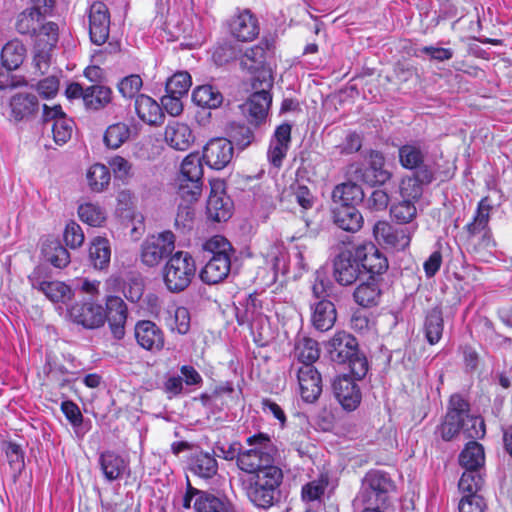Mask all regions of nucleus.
<instances>
[{
	"instance_id": "obj_1",
	"label": "nucleus",
	"mask_w": 512,
	"mask_h": 512,
	"mask_svg": "<svg viewBox=\"0 0 512 512\" xmlns=\"http://www.w3.org/2000/svg\"><path fill=\"white\" fill-rule=\"evenodd\" d=\"M282 481L283 472L279 467H270L249 476L245 488L247 497L254 506L269 509L280 500Z\"/></svg>"
},
{
	"instance_id": "obj_2",
	"label": "nucleus",
	"mask_w": 512,
	"mask_h": 512,
	"mask_svg": "<svg viewBox=\"0 0 512 512\" xmlns=\"http://www.w3.org/2000/svg\"><path fill=\"white\" fill-rule=\"evenodd\" d=\"M246 442L251 448L239 453L237 466L240 470L252 476L270 467H277L273 464L274 448L268 435L258 433L248 437Z\"/></svg>"
},
{
	"instance_id": "obj_3",
	"label": "nucleus",
	"mask_w": 512,
	"mask_h": 512,
	"mask_svg": "<svg viewBox=\"0 0 512 512\" xmlns=\"http://www.w3.org/2000/svg\"><path fill=\"white\" fill-rule=\"evenodd\" d=\"M196 273L193 257L184 251L173 254L163 267V281L166 288L173 293L184 291Z\"/></svg>"
},
{
	"instance_id": "obj_4",
	"label": "nucleus",
	"mask_w": 512,
	"mask_h": 512,
	"mask_svg": "<svg viewBox=\"0 0 512 512\" xmlns=\"http://www.w3.org/2000/svg\"><path fill=\"white\" fill-rule=\"evenodd\" d=\"M393 490V481L387 474L380 471H370L365 475L353 505L355 508H360L362 505L385 506L389 494Z\"/></svg>"
},
{
	"instance_id": "obj_5",
	"label": "nucleus",
	"mask_w": 512,
	"mask_h": 512,
	"mask_svg": "<svg viewBox=\"0 0 512 512\" xmlns=\"http://www.w3.org/2000/svg\"><path fill=\"white\" fill-rule=\"evenodd\" d=\"M192 503L195 512H233V505L226 496L197 489L187 481V490L183 496L182 505L189 509Z\"/></svg>"
},
{
	"instance_id": "obj_6",
	"label": "nucleus",
	"mask_w": 512,
	"mask_h": 512,
	"mask_svg": "<svg viewBox=\"0 0 512 512\" xmlns=\"http://www.w3.org/2000/svg\"><path fill=\"white\" fill-rule=\"evenodd\" d=\"M175 249V236L171 231H164L147 237L141 245V261L148 267L157 266Z\"/></svg>"
},
{
	"instance_id": "obj_7",
	"label": "nucleus",
	"mask_w": 512,
	"mask_h": 512,
	"mask_svg": "<svg viewBox=\"0 0 512 512\" xmlns=\"http://www.w3.org/2000/svg\"><path fill=\"white\" fill-rule=\"evenodd\" d=\"M384 164V156L378 151H371L369 167L364 168L360 164H351L347 175L354 181H362L369 185L384 184L391 178V173L384 169Z\"/></svg>"
},
{
	"instance_id": "obj_8",
	"label": "nucleus",
	"mask_w": 512,
	"mask_h": 512,
	"mask_svg": "<svg viewBox=\"0 0 512 512\" xmlns=\"http://www.w3.org/2000/svg\"><path fill=\"white\" fill-rule=\"evenodd\" d=\"M470 410L469 403L459 394L450 397L448 410L440 426L441 437L445 441L454 439L463 430L464 417Z\"/></svg>"
},
{
	"instance_id": "obj_9",
	"label": "nucleus",
	"mask_w": 512,
	"mask_h": 512,
	"mask_svg": "<svg viewBox=\"0 0 512 512\" xmlns=\"http://www.w3.org/2000/svg\"><path fill=\"white\" fill-rule=\"evenodd\" d=\"M232 208L233 203L225 193L223 182L211 183V191L206 205L208 218L215 222L227 221L232 215Z\"/></svg>"
},
{
	"instance_id": "obj_10",
	"label": "nucleus",
	"mask_w": 512,
	"mask_h": 512,
	"mask_svg": "<svg viewBox=\"0 0 512 512\" xmlns=\"http://www.w3.org/2000/svg\"><path fill=\"white\" fill-rule=\"evenodd\" d=\"M89 34L91 41L102 45L109 36L110 14L105 3L94 2L89 8Z\"/></svg>"
},
{
	"instance_id": "obj_11",
	"label": "nucleus",
	"mask_w": 512,
	"mask_h": 512,
	"mask_svg": "<svg viewBox=\"0 0 512 512\" xmlns=\"http://www.w3.org/2000/svg\"><path fill=\"white\" fill-rule=\"evenodd\" d=\"M301 398L307 403H314L322 393V378L313 365H300L296 370Z\"/></svg>"
},
{
	"instance_id": "obj_12",
	"label": "nucleus",
	"mask_w": 512,
	"mask_h": 512,
	"mask_svg": "<svg viewBox=\"0 0 512 512\" xmlns=\"http://www.w3.org/2000/svg\"><path fill=\"white\" fill-rule=\"evenodd\" d=\"M373 235L379 244L395 250H404L411 241V234L407 228H395L386 221H378L374 225Z\"/></svg>"
},
{
	"instance_id": "obj_13",
	"label": "nucleus",
	"mask_w": 512,
	"mask_h": 512,
	"mask_svg": "<svg viewBox=\"0 0 512 512\" xmlns=\"http://www.w3.org/2000/svg\"><path fill=\"white\" fill-rule=\"evenodd\" d=\"M233 157V146L226 138H213L203 148V159L212 169L221 170Z\"/></svg>"
},
{
	"instance_id": "obj_14",
	"label": "nucleus",
	"mask_w": 512,
	"mask_h": 512,
	"mask_svg": "<svg viewBox=\"0 0 512 512\" xmlns=\"http://www.w3.org/2000/svg\"><path fill=\"white\" fill-rule=\"evenodd\" d=\"M355 256L370 277L384 274L389 267L387 257L372 243L357 247Z\"/></svg>"
},
{
	"instance_id": "obj_15",
	"label": "nucleus",
	"mask_w": 512,
	"mask_h": 512,
	"mask_svg": "<svg viewBox=\"0 0 512 512\" xmlns=\"http://www.w3.org/2000/svg\"><path fill=\"white\" fill-rule=\"evenodd\" d=\"M137 344L150 352H159L165 344L164 333L156 323L150 320L138 321L134 327Z\"/></svg>"
},
{
	"instance_id": "obj_16",
	"label": "nucleus",
	"mask_w": 512,
	"mask_h": 512,
	"mask_svg": "<svg viewBox=\"0 0 512 512\" xmlns=\"http://www.w3.org/2000/svg\"><path fill=\"white\" fill-rule=\"evenodd\" d=\"M33 289L42 292L47 299L54 303H66L72 298V290L60 281H46L41 278V269L38 268L29 276Z\"/></svg>"
},
{
	"instance_id": "obj_17",
	"label": "nucleus",
	"mask_w": 512,
	"mask_h": 512,
	"mask_svg": "<svg viewBox=\"0 0 512 512\" xmlns=\"http://www.w3.org/2000/svg\"><path fill=\"white\" fill-rule=\"evenodd\" d=\"M272 97L266 89L253 93L240 108L248 121L260 126L267 118Z\"/></svg>"
},
{
	"instance_id": "obj_18",
	"label": "nucleus",
	"mask_w": 512,
	"mask_h": 512,
	"mask_svg": "<svg viewBox=\"0 0 512 512\" xmlns=\"http://www.w3.org/2000/svg\"><path fill=\"white\" fill-rule=\"evenodd\" d=\"M398 157L401 166L407 170L418 172L426 169L436 172L434 165L427 161V151L417 142L402 145L398 149Z\"/></svg>"
},
{
	"instance_id": "obj_19",
	"label": "nucleus",
	"mask_w": 512,
	"mask_h": 512,
	"mask_svg": "<svg viewBox=\"0 0 512 512\" xmlns=\"http://www.w3.org/2000/svg\"><path fill=\"white\" fill-rule=\"evenodd\" d=\"M73 322L88 329H95L105 323V314L101 305L94 303H77L69 309Z\"/></svg>"
},
{
	"instance_id": "obj_20",
	"label": "nucleus",
	"mask_w": 512,
	"mask_h": 512,
	"mask_svg": "<svg viewBox=\"0 0 512 512\" xmlns=\"http://www.w3.org/2000/svg\"><path fill=\"white\" fill-rule=\"evenodd\" d=\"M358 351V342L354 336L344 331L337 332L328 343V353L333 362L346 364Z\"/></svg>"
},
{
	"instance_id": "obj_21",
	"label": "nucleus",
	"mask_w": 512,
	"mask_h": 512,
	"mask_svg": "<svg viewBox=\"0 0 512 512\" xmlns=\"http://www.w3.org/2000/svg\"><path fill=\"white\" fill-rule=\"evenodd\" d=\"M229 30L239 41H252L259 34L258 20L249 10H243L231 18Z\"/></svg>"
},
{
	"instance_id": "obj_22",
	"label": "nucleus",
	"mask_w": 512,
	"mask_h": 512,
	"mask_svg": "<svg viewBox=\"0 0 512 512\" xmlns=\"http://www.w3.org/2000/svg\"><path fill=\"white\" fill-rule=\"evenodd\" d=\"M360 264L357 258H353L351 252L340 253L334 260L333 276L342 286L352 285L359 278Z\"/></svg>"
},
{
	"instance_id": "obj_23",
	"label": "nucleus",
	"mask_w": 512,
	"mask_h": 512,
	"mask_svg": "<svg viewBox=\"0 0 512 512\" xmlns=\"http://www.w3.org/2000/svg\"><path fill=\"white\" fill-rule=\"evenodd\" d=\"M104 314L113 336L116 339H122L125 335V323L127 320V306L122 298L118 296L107 297L106 312Z\"/></svg>"
},
{
	"instance_id": "obj_24",
	"label": "nucleus",
	"mask_w": 512,
	"mask_h": 512,
	"mask_svg": "<svg viewBox=\"0 0 512 512\" xmlns=\"http://www.w3.org/2000/svg\"><path fill=\"white\" fill-rule=\"evenodd\" d=\"M435 180V171L426 169L413 172L403 177L400 183V193L403 198L418 200L423 194V188Z\"/></svg>"
},
{
	"instance_id": "obj_25",
	"label": "nucleus",
	"mask_w": 512,
	"mask_h": 512,
	"mask_svg": "<svg viewBox=\"0 0 512 512\" xmlns=\"http://www.w3.org/2000/svg\"><path fill=\"white\" fill-rule=\"evenodd\" d=\"M335 397L346 410H354L361 401L357 384L348 376L337 377L332 384Z\"/></svg>"
},
{
	"instance_id": "obj_26",
	"label": "nucleus",
	"mask_w": 512,
	"mask_h": 512,
	"mask_svg": "<svg viewBox=\"0 0 512 512\" xmlns=\"http://www.w3.org/2000/svg\"><path fill=\"white\" fill-rule=\"evenodd\" d=\"M291 142V125L283 123L277 127L270 142L267 157L269 162L280 167Z\"/></svg>"
},
{
	"instance_id": "obj_27",
	"label": "nucleus",
	"mask_w": 512,
	"mask_h": 512,
	"mask_svg": "<svg viewBox=\"0 0 512 512\" xmlns=\"http://www.w3.org/2000/svg\"><path fill=\"white\" fill-rule=\"evenodd\" d=\"M39 109V102L34 94L17 93L10 99V119L14 122L29 120Z\"/></svg>"
},
{
	"instance_id": "obj_28",
	"label": "nucleus",
	"mask_w": 512,
	"mask_h": 512,
	"mask_svg": "<svg viewBox=\"0 0 512 512\" xmlns=\"http://www.w3.org/2000/svg\"><path fill=\"white\" fill-rule=\"evenodd\" d=\"M311 309V323L316 330L325 332L334 326L337 311L332 301L328 299L319 300L311 306Z\"/></svg>"
},
{
	"instance_id": "obj_29",
	"label": "nucleus",
	"mask_w": 512,
	"mask_h": 512,
	"mask_svg": "<svg viewBox=\"0 0 512 512\" xmlns=\"http://www.w3.org/2000/svg\"><path fill=\"white\" fill-rule=\"evenodd\" d=\"M231 269L230 255L212 256L200 272V278L204 283L217 284L223 281Z\"/></svg>"
},
{
	"instance_id": "obj_30",
	"label": "nucleus",
	"mask_w": 512,
	"mask_h": 512,
	"mask_svg": "<svg viewBox=\"0 0 512 512\" xmlns=\"http://www.w3.org/2000/svg\"><path fill=\"white\" fill-rule=\"evenodd\" d=\"M188 469L195 476L208 480L217 474L218 463L211 453L198 451L189 457Z\"/></svg>"
},
{
	"instance_id": "obj_31",
	"label": "nucleus",
	"mask_w": 512,
	"mask_h": 512,
	"mask_svg": "<svg viewBox=\"0 0 512 512\" xmlns=\"http://www.w3.org/2000/svg\"><path fill=\"white\" fill-rule=\"evenodd\" d=\"M237 320L240 325L248 324L251 329L262 325L266 320L263 315L262 304L258 296L250 294L243 305V309L237 310Z\"/></svg>"
},
{
	"instance_id": "obj_32",
	"label": "nucleus",
	"mask_w": 512,
	"mask_h": 512,
	"mask_svg": "<svg viewBox=\"0 0 512 512\" xmlns=\"http://www.w3.org/2000/svg\"><path fill=\"white\" fill-rule=\"evenodd\" d=\"M165 141L173 149L185 151L194 142V135L186 124L175 122L166 127Z\"/></svg>"
},
{
	"instance_id": "obj_33",
	"label": "nucleus",
	"mask_w": 512,
	"mask_h": 512,
	"mask_svg": "<svg viewBox=\"0 0 512 512\" xmlns=\"http://www.w3.org/2000/svg\"><path fill=\"white\" fill-rule=\"evenodd\" d=\"M333 221L342 230L355 233L363 225V217L355 206H339L333 209Z\"/></svg>"
},
{
	"instance_id": "obj_34",
	"label": "nucleus",
	"mask_w": 512,
	"mask_h": 512,
	"mask_svg": "<svg viewBox=\"0 0 512 512\" xmlns=\"http://www.w3.org/2000/svg\"><path fill=\"white\" fill-rule=\"evenodd\" d=\"M99 465L104 477L110 482L121 478L128 469V462L112 451L100 454Z\"/></svg>"
},
{
	"instance_id": "obj_35",
	"label": "nucleus",
	"mask_w": 512,
	"mask_h": 512,
	"mask_svg": "<svg viewBox=\"0 0 512 512\" xmlns=\"http://www.w3.org/2000/svg\"><path fill=\"white\" fill-rule=\"evenodd\" d=\"M333 202L340 206H355L364 199V192L358 184L348 181L337 185L332 191Z\"/></svg>"
},
{
	"instance_id": "obj_36",
	"label": "nucleus",
	"mask_w": 512,
	"mask_h": 512,
	"mask_svg": "<svg viewBox=\"0 0 512 512\" xmlns=\"http://www.w3.org/2000/svg\"><path fill=\"white\" fill-rule=\"evenodd\" d=\"M135 110L138 117L150 125L160 123L163 117L159 104L154 99L144 94L136 98Z\"/></svg>"
},
{
	"instance_id": "obj_37",
	"label": "nucleus",
	"mask_w": 512,
	"mask_h": 512,
	"mask_svg": "<svg viewBox=\"0 0 512 512\" xmlns=\"http://www.w3.org/2000/svg\"><path fill=\"white\" fill-rule=\"evenodd\" d=\"M444 322L442 310L439 307H434L426 314L423 331L425 338L430 345L437 344L443 334Z\"/></svg>"
},
{
	"instance_id": "obj_38",
	"label": "nucleus",
	"mask_w": 512,
	"mask_h": 512,
	"mask_svg": "<svg viewBox=\"0 0 512 512\" xmlns=\"http://www.w3.org/2000/svg\"><path fill=\"white\" fill-rule=\"evenodd\" d=\"M491 209L492 206L488 198H484L479 202L473 220L466 225V230L470 237L479 234H483V237L487 236Z\"/></svg>"
},
{
	"instance_id": "obj_39",
	"label": "nucleus",
	"mask_w": 512,
	"mask_h": 512,
	"mask_svg": "<svg viewBox=\"0 0 512 512\" xmlns=\"http://www.w3.org/2000/svg\"><path fill=\"white\" fill-rule=\"evenodd\" d=\"M25 55L26 49L20 41H10L1 51L2 65L8 71L15 70L23 63Z\"/></svg>"
},
{
	"instance_id": "obj_40",
	"label": "nucleus",
	"mask_w": 512,
	"mask_h": 512,
	"mask_svg": "<svg viewBox=\"0 0 512 512\" xmlns=\"http://www.w3.org/2000/svg\"><path fill=\"white\" fill-rule=\"evenodd\" d=\"M484 462V448L476 441L468 442L459 455V464L465 469H479Z\"/></svg>"
},
{
	"instance_id": "obj_41",
	"label": "nucleus",
	"mask_w": 512,
	"mask_h": 512,
	"mask_svg": "<svg viewBox=\"0 0 512 512\" xmlns=\"http://www.w3.org/2000/svg\"><path fill=\"white\" fill-rule=\"evenodd\" d=\"M354 300L362 307L375 305L380 297L379 285L376 278L369 277L366 282L361 283L353 293Z\"/></svg>"
},
{
	"instance_id": "obj_42",
	"label": "nucleus",
	"mask_w": 512,
	"mask_h": 512,
	"mask_svg": "<svg viewBox=\"0 0 512 512\" xmlns=\"http://www.w3.org/2000/svg\"><path fill=\"white\" fill-rule=\"evenodd\" d=\"M192 99L195 104L204 108L215 109L223 102V96L211 85H201L193 90Z\"/></svg>"
},
{
	"instance_id": "obj_43",
	"label": "nucleus",
	"mask_w": 512,
	"mask_h": 512,
	"mask_svg": "<svg viewBox=\"0 0 512 512\" xmlns=\"http://www.w3.org/2000/svg\"><path fill=\"white\" fill-rule=\"evenodd\" d=\"M111 250L109 241L105 238H96L90 245L89 258L97 269H104L110 263Z\"/></svg>"
},
{
	"instance_id": "obj_44",
	"label": "nucleus",
	"mask_w": 512,
	"mask_h": 512,
	"mask_svg": "<svg viewBox=\"0 0 512 512\" xmlns=\"http://www.w3.org/2000/svg\"><path fill=\"white\" fill-rule=\"evenodd\" d=\"M42 11L33 10L31 8L21 12L16 21V29L21 34L34 35L40 27L41 21L45 20Z\"/></svg>"
},
{
	"instance_id": "obj_45",
	"label": "nucleus",
	"mask_w": 512,
	"mask_h": 512,
	"mask_svg": "<svg viewBox=\"0 0 512 512\" xmlns=\"http://www.w3.org/2000/svg\"><path fill=\"white\" fill-rule=\"evenodd\" d=\"M111 89L102 85H91L86 88L84 104L87 108L98 110L111 101Z\"/></svg>"
},
{
	"instance_id": "obj_46",
	"label": "nucleus",
	"mask_w": 512,
	"mask_h": 512,
	"mask_svg": "<svg viewBox=\"0 0 512 512\" xmlns=\"http://www.w3.org/2000/svg\"><path fill=\"white\" fill-rule=\"evenodd\" d=\"M179 177L184 178V181H203V166L199 154L190 153L184 158Z\"/></svg>"
},
{
	"instance_id": "obj_47",
	"label": "nucleus",
	"mask_w": 512,
	"mask_h": 512,
	"mask_svg": "<svg viewBox=\"0 0 512 512\" xmlns=\"http://www.w3.org/2000/svg\"><path fill=\"white\" fill-rule=\"evenodd\" d=\"M295 351L301 365H312L320 356L318 343L311 338L300 339L296 344Z\"/></svg>"
},
{
	"instance_id": "obj_48",
	"label": "nucleus",
	"mask_w": 512,
	"mask_h": 512,
	"mask_svg": "<svg viewBox=\"0 0 512 512\" xmlns=\"http://www.w3.org/2000/svg\"><path fill=\"white\" fill-rule=\"evenodd\" d=\"M167 326L172 332L185 335L190 330V313L186 307L179 306L170 312V316L166 320Z\"/></svg>"
},
{
	"instance_id": "obj_49",
	"label": "nucleus",
	"mask_w": 512,
	"mask_h": 512,
	"mask_svg": "<svg viewBox=\"0 0 512 512\" xmlns=\"http://www.w3.org/2000/svg\"><path fill=\"white\" fill-rule=\"evenodd\" d=\"M36 47L54 48L58 42V25L54 22L41 21L39 29L33 35Z\"/></svg>"
},
{
	"instance_id": "obj_50",
	"label": "nucleus",
	"mask_w": 512,
	"mask_h": 512,
	"mask_svg": "<svg viewBox=\"0 0 512 512\" xmlns=\"http://www.w3.org/2000/svg\"><path fill=\"white\" fill-rule=\"evenodd\" d=\"M266 63V47L255 45L247 49L241 59V65L251 72L258 71Z\"/></svg>"
},
{
	"instance_id": "obj_51",
	"label": "nucleus",
	"mask_w": 512,
	"mask_h": 512,
	"mask_svg": "<svg viewBox=\"0 0 512 512\" xmlns=\"http://www.w3.org/2000/svg\"><path fill=\"white\" fill-rule=\"evenodd\" d=\"M130 128L125 123H115L110 125L104 134L105 144L113 149L119 148L129 139Z\"/></svg>"
},
{
	"instance_id": "obj_52",
	"label": "nucleus",
	"mask_w": 512,
	"mask_h": 512,
	"mask_svg": "<svg viewBox=\"0 0 512 512\" xmlns=\"http://www.w3.org/2000/svg\"><path fill=\"white\" fill-rule=\"evenodd\" d=\"M230 142L236 145L239 149L247 148L254 140V132L245 124L232 123L229 128Z\"/></svg>"
},
{
	"instance_id": "obj_53",
	"label": "nucleus",
	"mask_w": 512,
	"mask_h": 512,
	"mask_svg": "<svg viewBox=\"0 0 512 512\" xmlns=\"http://www.w3.org/2000/svg\"><path fill=\"white\" fill-rule=\"evenodd\" d=\"M78 215L80 219L93 227L101 226L106 220L105 211L94 203H85L79 206Z\"/></svg>"
},
{
	"instance_id": "obj_54",
	"label": "nucleus",
	"mask_w": 512,
	"mask_h": 512,
	"mask_svg": "<svg viewBox=\"0 0 512 512\" xmlns=\"http://www.w3.org/2000/svg\"><path fill=\"white\" fill-rule=\"evenodd\" d=\"M90 188L95 192H101L110 182V173L103 164H94L87 173Z\"/></svg>"
},
{
	"instance_id": "obj_55",
	"label": "nucleus",
	"mask_w": 512,
	"mask_h": 512,
	"mask_svg": "<svg viewBox=\"0 0 512 512\" xmlns=\"http://www.w3.org/2000/svg\"><path fill=\"white\" fill-rule=\"evenodd\" d=\"M203 181H184V178L178 177L177 194L181 201L185 203H195L201 195Z\"/></svg>"
},
{
	"instance_id": "obj_56",
	"label": "nucleus",
	"mask_w": 512,
	"mask_h": 512,
	"mask_svg": "<svg viewBox=\"0 0 512 512\" xmlns=\"http://www.w3.org/2000/svg\"><path fill=\"white\" fill-rule=\"evenodd\" d=\"M192 85L191 76L188 72H177L166 82V93L172 95H187Z\"/></svg>"
},
{
	"instance_id": "obj_57",
	"label": "nucleus",
	"mask_w": 512,
	"mask_h": 512,
	"mask_svg": "<svg viewBox=\"0 0 512 512\" xmlns=\"http://www.w3.org/2000/svg\"><path fill=\"white\" fill-rule=\"evenodd\" d=\"M328 486V477L321 475L302 487V499L306 502L319 501Z\"/></svg>"
},
{
	"instance_id": "obj_58",
	"label": "nucleus",
	"mask_w": 512,
	"mask_h": 512,
	"mask_svg": "<svg viewBox=\"0 0 512 512\" xmlns=\"http://www.w3.org/2000/svg\"><path fill=\"white\" fill-rule=\"evenodd\" d=\"M73 127V120L66 115L58 118L51 126L54 141L59 145L65 144L72 136Z\"/></svg>"
},
{
	"instance_id": "obj_59",
	"label": "nucleus",
	"mask_w": 512,
	"mask_h": 512,
	"mask_svg": "<svg viewBox=\"0 0 512 512\" xmlns=\"http://www.w3.org/2000/svg\"><path fill=\"white\" fill-rule=\"evenodd\" d=\"M482 483L483 479L478 469H466L459 480L458 487L462 493L477 494Z\"/></svg>"
},
{
	"instance_id": "obj_60",
	"label": "nucleus",
	"mask_w": 512,
	"mask_h": 512,
	"mask_svg": "<svg viewBox=\"0 0 512 512\" xmlns=\"http://www.w3.org/2000/svg\"><path fill=\"white\" fill-rule=\"evenodd\" d=\"M390 212L392 217L397 221L401 223H408L415 218L417 210L414 205V200L403 198L402 201L391 207Z\"/></svg>"
},
{
	"instance_id": "obj_61",
	"label": "nucleus",
	"mask_w": 512,
	"mask_h": 512,
	"mask_svg": "<svg viewBox=\"0 0 512 512\" xmlns=\"http://www.w3.org/2000/svg\"><path fill=\"white\" fill-rule=\"evenodd\" d=\"M464 434L471 439H480L485 436L486 427L484 420L479 416H472L467 413L464 417Z\"/></svg>"
},
{
	"instance_id": "obj_62",
	"label": "nucleus",
	"mask_w": 512,
	"mask_h": 512,
	"mask_svg": "<svg viewBox=\"0 0 512 512\" xmlns=\"http://www.w3.org/2000/svg\"><path fill=\"white\" fill-rule=\"evenodd\" d=\"M203 248L205 251L211 252L213 254L212 256L230 255V253L233 252L230 242L220 235L208 239L204 243Z\"/></svg>"
},
{
	"instance_id": "obj_63",
	"label": "nucleus",
	"mask_w": 512,
	"mask_h": 512,
	"mask_svg": "<svg viewBox=\"0 0 512 512\" xmlns=\"http://www.w3.org/2000/svg\"><path fill=\"white\" fill-rule=\"evenodd\" d=\"M143 85L142 79L137 74L124 77L118 84V90L125 98H133Z\"/></svg>"
},
{
	"instance_id": "obj_64",
	"label": "nucleus",
	"mask_w": 512,
	"mask_h": 512,
	"mask_svg": "<svg viewBox=\"0 0 512 512\" xmlns=\"http://www.w3.org/2000/svg\"><path fill=\"white\" fill-rule=\"evenodd\" d=\"M485 501L478 494H464L461 498L458 509L460 512H484Z\"/></svg>"
}]
</instances>
